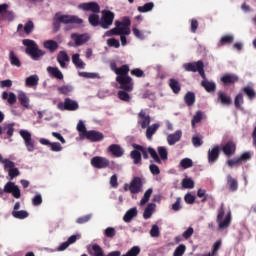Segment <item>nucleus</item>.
<instances>
[{
    "label": "nucleus",
    "instance_id": "de8ad7c7",
    "mask_svg": "<svg viewBox=\"0 0 256 256\" xmlns=\"http://www.w3.org/2000/svg\"><path fill=\"white\" fill-rule=\"evenodd\" d=\"M77 131L80 133V137L83 139L89 130H87V127H85V123H83V120H80L77 124Z\"/></svg>",
    "mask_w": 256,
    "mask_h": 256
},
{
    "label": "nucleus",
    "instance_id": "b1692460",
    "mask_svg": "<svg viewBox=\"0 0 256 256\" xmlns=\"http://www.w3.org/2000/svg\"><path fill=\"white\" fill-rule=\"evenodd\" d=\"M57 61L62 69H67V64L69 61V55L65 51H60L57 56Z\"/></svg>",
    "mask_w": 256,
    "mask_h": 256
},
{
    "label": "nucleus",
    "instance_id": "412c9836",
    "mask_svg": "<svg viewBox=\"0 0 256 256\" xmlns=\"http://www.w3.org/2000/svg\"><path fill=\"white\" fill-rule=\"evenodd\" d=\"M108 151L113 155V157H123L125 155V150L119 144H111L108 147Z\"/></svg>",
    "mask_w": 256,
    "mask_h": 256
},
{
    "label": "nucleus",
    "instance_id": "20e7f679",
    "mask_svg": "<svg viewBox=\"0 0 256 256\" xmlns=\"http://www.w3.org/2000/svg\"><path fill=\"white\" fill-rule=\"evenodd\" d=\"M22 45L26 47V55H29L33 61H39V59L45 55V51L39 49V45H37V42L34 40L24 39Z\"/></svg>",
    "mask_w": 256,
    "mask_h": 256
},
{
    "label": "nucleus",
    "instance_id": "3c124183",
    "mask_svg": "<svg viewBox=\"0 0 256 256\" xmlns=\"http://www.w3.org/2000/svg\"><path fill=\"white\" fill-rule=\"evenodd\" d=\"M12 216L15 219H27V217H29V212H27L25 210L12 211Z\"/></svg>",
    "mask_w": 256,
    "mask_h": 256
},
{
    "label": "nucleus",
    "instance_id": "f704fd0d",
    "mask_svg": "<svg viewBox=\"0 0 256 256\" xmlns=\"http://www.w3.org/2000/svg\"><path fill=\"white\" fill-rule=\"evenodd\" d=\"M159 129V124H152L151 126L148 125L146 128V137L149 141L153 139V134L157 133V130Z\"/></svg>",
    "mask_w": 256,
    "mask_h": 256
},
{
    "label": "nucleus",
    "instance_id": "5701e85b",
    "mask_svg": "<svg viewBox=\"0 0 256 256\" xmlns=\"http://www.w3.org/2000/svg\"><path fill=\"white\" fill-rule=\"evenodd\" d=\"M227 185L229 187V191L235 192L239 189V181L236 178H233L231 174H228L226 177Z\"/></svg>",
    "mask_w": 256,
    "mask_h": 256
},
{
    "label": "nucleus",
    "instance_id": "6e6552de",
    "mask_svg": "<svg viewBox=\"0 0 256 256\" xmlns=\"http://www.w3.org/2000/svg\"><path fill=\"white\" fill-rule=\"evenodd\" d=\"M113 21H115V13L111 12V10L102 11V17L100 18V27L102 29H109L113 25Z\"/></svg>",
    "mask_w": 256,
    "mask_h": 256
},
{
    "label": "nucleus",
    "instance_id": "473e14b6",
    "mask_svg": "<svg viewBox=\"0 0 256 256\" xmlns=\"http://www.w3.org/2000/svg\"><path fill=\"white\" fill-rule=\"evenodd\" d=\"M2 99H7L9 105H15V103H17V96L13 92H3Z\"/></svg>",
    "mask_w": 256,
    "mask_h": 256
},
{
    "label": "nucleus",
    "instance_id": "a18cd8bd",
    "mask_svg": "<svg viewBox=\"0 0 256 256\" xmlns=\"http://www.w3.org/2000/svg\"><path fill=\"white\" fill-rule=\"evenodd\" d=\"M153 7H155V4L153 2H148L143 6H138L137 11H139V13H149V11H153Z\"/></svg>",
    "mask_w": 256,
    "mask_h": 256
},
{
    "label": "nucleus",
    "instance_id": "603ef678",
    "mask_svg": "<svg viewBox=\"0 0 256 256\" xmlns=\"http://www.w3.org/2000/svg\"><path fill=\"white\" fill-rule=\"evenodd\" d=\"M34 30H35V23H33V21L30 20L25 23L24 33H26V35H31Z\"/></svg>",
    "mask_w": 256,
    "mask_h": 256
},
{
    "label": "nucleus",
    "instance_id": "f03ea898",
    "mask_svg": "<svg viewBox=\"0 0 256 256\" xmlns=\"http://www.w3.org/2000/svg\"><path fill=\"white\" fill-rule=\"evenodd\" d=\"M61 23L64 25H83V19L75 15L56 13L53 19L54 33L59 32L61 29Z\"/></svg>",
    "mask_w": 256,
    "mask_h": 256
},
{
    "label": "nucleus",
    "instance_id": "f8f14e48",
    "mask_svg": "<svg viewBox=\"0 0 256 256\" xmlns=\"http://www.w3.org/2000/svg\"><path fill=\"white\" fill-rule=\"evenodd\" d=\"M221 155V146L215 145L211 149L208 150V163L209 165H214L219 161V156Z\"/></svg>",
    "mask_w": 256,
    "mask_h": 256
},
{
    "label": "nucleus",
    "instance_id": "e2e57ef3",
    "mask_svg": "<svg viewBox=\"0 0 256 256\" xmlns=\"http://www.w3.org/2000/svg\"><path fill=\"white\" fill-rule=\"evenodd\" d=\"M71 91H73V88L69 85H64V86L58 87V92L61 95H69V93H71Z\"/></svg>",
    "mask_w": 256,
    "mask_h": 256
},
{
    "label": "nucleus",
    "instance_id": "680f3d73",
    "mask_svg": "<svg viewBox=\"0 0 256 256\" xmlns=\"http://www.w3.org/2000/svg\"><path fill=\"white\" fill-rule=\"evenodd\" d=\"M141 253V248L139 246H133L126 254L122 256H137Z\"/></svg>",
    "mask_w": 256,
    "mask_h": 256
},
{
    "label": "nucleus",
    "instance_id": "c03bdc74",
    "mask_svg": "<svg viewBox=\"0 0 256 256\" xmlns=\"http://www.w3.org/2000/svg\"><path fill=\"white\" fill-rule=\"evenodd\" d=\"M184 101L188 107L195 105V93L187 92L184 96Z\"/></svg>",
    "mask_w": 256,
    "mask_h": 256
},
{
    "label": "nucleus",
    "instance_id": "864d4df0",
    "mask_svg": "<svg viewBox=\"0 0 256 256\" xmlns=\"http://www.w3.org/2000/svg\"><path fill=\"white\" fill-rule=\"evenodd\" d=\"M183 189H193L195 182L191 178H184L181 183Z\"/></svg>",
    "mask_w": 256,
    "mask_h": 256
},
{
    "label": "nucleus",
    "instance_id": "ea45409f",
    "mask_svg": "<svg viewBox=\"0 0 256 256\" xmlns=\"http://www.w3.org/2000/svg\"><path fill=\"white\" fill-rule=\"evenodd\" d=\"M45 49H49L51 53H54V51H57L59 49V44L57 41L54 40H47L44 42Z\"/></svg>",
    "mask_w": 256,
    "mask_h": 256
},
{
    "label": "nucleus",
    "instance_id": "39448f33",
    "mask_svg": "<svg viewBox=\"0 0 256 256\" xmlns=\"http://www.w3.org/2000/svg\"><path fill=\"white\" fill-rule=\"evenodd\" d=\"M132 147L134 150L130 152V157L133 159L134 165H141L143 159H149V148H145L139 144H133Z\"/></svg>",
    "mask_w": 256,
    "mask_h": 256
},
{
    "label": "nucleus",
    "instance_id": "4be33fe9",
    "mask_svg": "<svg viewBox=\"0 0 256 256\" xmlns=\"http://www.w3.org/2000/svg\"><path fill=\"white\" fill-rule=\"evenodd\" d=\"M181 137H183V132L181 130H177L173 134H169L167 136L168 145H175V143H179L181 141Z\"/></svg>",
    "mask_w": 256,
    "mask_h": 256
},
{
    "label": "nucleus",
    "instance_id": "4468645a",
    "mask_svg": "<svg viewBox=\"0 0 256 256\" xmlns=\"http://www.w3.org/2000/svg\"><path fill=\"white\" fill-rule=\"evenodd\" d=\"M82 11H90L91 13H101V6L97 2H85L78 5Z\"/></svg>",
    "mask_w": 256,
    "mask_h": 256
},
{
    "label": "nucleus",
    "instance_id": "79ce46f5",
    "mask_svg": "<svg viewBox=\"0 0 256 256\" xmlns=\"http://www.w3.org/2000/svg\"><path fill=\"white\" fill-rule=\"evenodd\" d=\"M155 203H150L148 206L145 208L143 212V217L144 219H151V216L153 215V211H155Z\"/></svg>",
    "mask_w": 256,
    "mask_h": 256
},
{
    "label": "nucleus",
    "instance_id": "72a5a7b5",
    "mask_svg": "<svg viewBox=\"0 0 256 256\" xmlns=\"http://www.w3.org/2000/svg\"><path fill=\"white\" fill-rule=\"evenodd\" d=\"M88 22L90 25H92V27H101V19L97 13L90 14L88 17Z\"/></svg>",
    "mask_w": 256,
    "mask_h": 256
},
{
    "label": "nucleus",
    "instance_id": "4c0bfd02",
    "mask_svg": "<svg viewBox=\"0 0 256 256\" xmlns=\"http://www.w3.org/2000/svg\"><path fill=\"white\" fill-rule=\"evenodd\" d=\"M148 153L150 157L153 159L154 163H157L158 165L163 164L161 158L159 157V154H157V150H155L153 147H148Z\"/></svg>",
    "mask_w": 256,
    "mask_h": 256
},
{
    "label": "nucleus",
    "instance_id": "052dcab7",
    "mask_svg": "<svg viewBox=\"0 0 256 256\" xmlns=\"http://www.w3.org/2000/svg\"><path fill=\"white\" fill-rule=\"evenodd\" d=\"M104 235L108 239H113V237H115V235H117V231L113 227H108L105 229Z\"/></svg>",
    "mask_w": 256,
    "mask_h": 256
},
{
    "label": "nucleus",
    "instance_id": "f3484780",
    "mask_svg": "<svg viewBox=\"0 0 256 256\" xmlns=\"http://www.w3.org/2000/svg\"><path fill=\"white\" fill-rule=\"evenodd\" d=\"M71 39L74 40L76 47H81V45H85V43H88L89 39H91V36H89V34L87 33H84V34L72 33Z\"/></svg>",
    "mask_w": 256,
    "mask_h": 256
},
{
    "label": "nucleus",
    "instance_id": "58836bf2",
    "mask_svg": "<svg viewBox=\"0 0 256 256\" xmlns=\"http://www.w3.org/2000/svg\"><path fill=\"white\" fill-rule=\"evenodd\" d=\"M26 87H37L39 85V76L32 75L26 78Z\"/></svg>",
    "mask_w": 256,
    "mask_h": 256
},
{
    "label": "nucleus",
    "instance_id": "c9c22d12",
    "mask_svg": "<svg viewBox=\"0 0 256 256\" xmlns=\"http://www.w3.org/2000/svg\"><path fill=\"white\" fill-rule=\"evenodd\" d=\"M72 63L75 65L77 69H85V62L81 60L79 54L72 55Z\"/></svg>",
    "mask_w": 256,
    "mask_h": 256
},
{
    "label": "nucleus",
    "instance_id": "bf43d9fd",
    "mask_svg": "<svg viewBox=\"0 0 256 256\" xmlns=\"http://www.w3.org/2000/svg\"><path fill=\"white\" fill-rule=\"evenodd\" d=\"M118 98L121 101H126L127 103L131 101V96L129 95V93L125 90H120L118 92Z\"/></svg>",
    "mask_w": 256,
    "mask_h": 256
},
{
    "label": "nucleus",
    "instance_id": "dca6fc26",
    "mask_svg": "<svg viewBox=\"0 0 256 256\" xmlns=\"http://www.w3.org/2000/svg\"><path fill=\"white\" fill-rule=\"evenodd\" d=\"M220 81L223 83L224 87H229L239 82V76H237V74L226 73L221 76Z\"/></svg>",
    "mask_w": 256,
    "mask_h": 256
},
{
    "label": "nucleus",
    "instance_id": "423d86ee",
    "mask_svg": "<svg viewBox=\"0 0 256 256\" xmlns=\"http://www.w3.org/2000/svg\"><path fill=\"white\" fill-rule=\"evenodd\" d=\"M223 217L224 220H223ZM216 222L218 223V229L223 231V229H227L229 225H231V211H228L225 216V204L222 203L218 208V214L216 218Z\"/></svg>",
    "mask_w": 256,
    "mask_h": 256
},
{
    "label": "nucleus",
    "instance_id": "e433bc0d",
    "mask_svg": "<svg viewBox=\"0 0 256 256\" xmlns=\"http://www.w3.org/2000/svg\"><path fill=\"white\" fill-rule=\"evenodd\" d=\"M158 151V157L160 158V161H167L169 159V152H167V148L165 146H159L157 148Z\"/></svg>",
    "mask_w": 256,
    "mask_h": 256
},
{
    "label": "nucleus",
    "instance_id": "49530a36",
    "mask_svg": "<svg viewBox=\"0 0 256 256\" xmlns=\"http://www.w3.org/2000/svg\"><path fill=\"white\" fill-rule=\"evenodd\" d=\"M243 93L248 97L250 101H253L256 97V92L251 86H246L242 89Z\"/></svg>",
    "mask_w": 256,
    "mask_h": 256
},
{
    "label": "nucleus",
    "instance_id": "7c9ffc66",
    "mask_svg": "<svg viewBox=\"0 0 256 256\" xmlns=\"http://www.w3.org/2000/svg\"><path fill=\"white\" fill-rule=\"evenodd\" d=\"M18 101L22 107L25 109H29V98L27 97V94L25 92H19L18 94Z\"/></svg>",
    "mask_w": 256,
    "mask_h": 256
},
{
    "label": "nucleus",
    "instance_id": "1a4fd4ad",
    "mask_svg": "<svg viewBox=\"0 0 256 256\" xmlns=\"http://www.w3.org/2000/svg\"><path fill=\"white\" fill-rule=\"evenodd\" d=\"M59 111H77L79 109V103L71 98H65L64 102L57 104Z\"/></svg>",
    "mask_w": 256,
    "mask_h": 256
},
{
    "label": "nucleus",
    "instance_id": "37998d69",
    "mask_svg": "<svg viewBox=\"0 0 256 256\" xmlns=\"http://www.w3.org/2000/svg\"><path fill=\"white\" fill-rule=\"evenodd\" d=\"M15 123H10L2 128V133H6L8 139H11L13 133H15Z\"/></svg>",
    "mask_w": 256,
    "mask_h": 256
},
{
    "label": "nucleus",
    "instance_id": "2eb2a0df",
    "mask_svg": "<svg viewBox=\"0 0 256 256\" xmlns=\"http://www.w3.org/2000/svg\"><path fill=\"white\" fill-rule=\"evenodd\" d=\"M5 193H11L15 199L21 198V190L19 186L15 185V182H8L4 186Z\"/></svg>",
    "mask_w": 256,
    "mask_h": 256
},
{
    "label": "nucleus",
    "instance_id": "2f4dec72",
    "mask_svg": "<svg viewBox=\"0 0 256 256\" xmlns=\"http://www.w3.org/2000/svg\"><path fill=\"white\" fill-rule=\"evenodd\" d=\"M9 61L10 65L13 67H21V60H19V57H17V54H15L14 51L9 52Z\"/></svg>",
    "mask_w": 256,
    "mask_h": 256
},
{
    "label": "nucleus",
    "instance_id": "393cba45",
    "mask_svg": "<svg viewBox=\"0 0 256 256\" xmlns=\"http://www.w3.org/2000/svg\"><path fill=\"white\" fill-rule=\"evenodd\" d=\"M199 63H203V61L185 63L183 64V69L191 73H197L199 71Z\"/></svg>",
    "mask_w": 256,
    "mask_h": 256
},
{
    "label": "nucleus",
    "instance_id": "69168bd1",
    "mask_svg": "<svg viewBox=\"0 0 256 256\" xmlns=\"http://www.w3.org/2000/svg\"><path fill=\"white\" fill-rule=\"evenodd\" d=\"M43 203V196L41 194L37 193L33 198H32V205L34 207H39Z\"/></svg>",
    "mask_w": 256,
    "mask_h": 256
},
{
    "label": "nucleus",
    "instance_id": "a19ab883",
    "mask_svg": "<svg viewBox=\"0 0 256 256\" xmlns=\"http://www.w3.org/2000/svg\"><path fill=\"white\" fill-rule=\"evenodd\" d=\"M8 175L10 179H15V177H19L21 175V172L19 171V168H15V162L12 161V166L7 167Z\"/></svg>",
    "mask_w": 256,
    "mask_h": 256
},
{
    "label": "nucleus",
    "instance_id": "a878e982",
    "mask_svg": "<svg viewBox=\"0 0 256 256\" xmlns=\"http://www.w3.org/2000/svg\"><path fill=\"white\" fill-rule=\"evenodd\" d=\"M168 85L175 95H179V93H181V83H179L177 79L171 78Z\"/></svg>",
    "mask_w": 256,
    "mask_h": 256
},
{
    "label": "nucleus",
    "instance_id": "5fc2aeb1",
    "mask_svg": "<svg viewBox=\"0 0 256 256\" xmlns=\"http://www.w3.org/2000/svg\"><path fill=\"white\" fill-rule=\"evenodd\" d=\"M151 195H153V189L149 188L144 193V196L140 201V205H146L147 203H149V199H151Z\"/></svg>",
    "mask_w": 256,
    "mask_h": 256
},
{
    "label": "nucleus",
    "instance_id": "6e6d98bb",
    "mask_svg": "<svg viewBox=\"0 0 256 256\" xmlns=\"http://www.w3.org/2000/svg\"><path fill=\"white\" fill-rule=\"evenodd\" d=\"M233 41H234L233 35H225V36L221 37L220 45L221 46H223V45H231V43H233Z\"/></svg>",
    "mask_w": 256,
    "mask_h": 256
},
{
    "label": "nucleus",
    "instance_id": "7ed1b4c3",
    "mask_svg": "<svg viewBox=\"0 0 256 256\" xmlns=\"http://www.w3.org/2000/svg\"><path fill=\"white\" fill-rule=\"evenodd\" d=\"M131 18L124 16L122 21L116 20L115 27L104 33V37H113V35H131Z\"/></svg>",
    "mask_w": 256,
    "mask_h": 256
},
{
    "label": "nucleus",
    "instance_id": "a211bd4d",
    "mask_svg": "<svg viewBox=\"0 0 256 256\" xmlns=\"http://www.w3.org/2000/svg\"><path fill=\"white\" fill-rule=\"evenodd\" d=\"M151 124V116L145 112V110H141L138 113V125L141 126L142 129H147Z\"/></svg>",
    "mask_w": 256,
    "mask_h": 256
},
{
    "label": "nucleus",
    "instance_id": "f257e3e1",
    "mask_svg": "<svg viewBox=\"0 0 256 256\" xmlns=\"http://www.w3.org/2000/svg\"><path fill=\"white\" fill-rule=\"evenodd\" d=\"M110 69L111 71H113V73H115V75H117L116 82L118 83V85H120V89L131 93V91H133L135 82H133V78L129 76V65L124 64L120 67H117V63L111 62Z\"/></svg>",
    "mask_w": 256,
    "mask_h": 256
},
{
    "label": "nucleus",
    "instance_id": "0eeeda50",
    "mask_svg": "<svg viewBox=\"0 0 256 256\" xmlns=\"http://www.w3.org/2000/svg\"><path fill=\"white\" fill-rule=\"evenodd\" d=\"M90 163L94 169H113V165H115V162H111L109 159L102 156L93 157Z\"/></svg>",
    "mask_w": 256,
    "mask_h": 256
},
{
    "label": "nucleus",
    "instance_id": "8fccbe9b",
    "mask_svg": "<svg viewBox=\"0 0 256 256\" xmlns=\"http://www.w3.org/2000/svg\"><path fill=\"white\" fill-rule=\"evenodd\" d=\"M201 121H203V112L198 110L191 120L192 127L195 128V125H197V123H201Z\"/></svg>",
    "mask_w": 256,
    "mask_h": 256
},
{
    "label": "nucleus",
    "instance_id": "ddd939ff",
    "mask_svg": "<svg viewBox=\"0 0 256 256\" xmlns=\"http://www.w3.org/2000/svg\"><path fill=\"white\" fill-rule=\"evenodd\" d=\"M83 139H87L88 141H91V143H99L105 139V135L97 130H88Z\"/></svg>",
    "mask_w": 256,
    "mask_h": 256
},
{
    "label": "nucleus",
    "instance_id": "6ab92c4d",
    "mask_svg": "<svg viewBox=\"0 0 256 256\" xmlns=\"http://www.w3.org/2000/svg\"><path fill=\"white\" fill-rule=\"evenodd\" d=\"M221 149L226 157H233L237 151V144L233 140H229Z\"/></svg>",
    "mask_w": 256,
    "mask_h": 256
},
{
    "label": "nucleus",
    "instance_id": "09e8293b",
    "mask_svg": "<svg viewBox=\"0 0 256 256\" xmlns=\"http://www.w3.org/2000/svg\"><path fill=\"white\" fill-rule=\"evenodd\" d=\"M91 256H105L103 252V248L99 246L98 244L92 245V251H90Z\"/></svg>",
    "mask_w": 256,
    "mask_h": 256
},
{
    "label": "nucleus",
    "instance_id": "aec40b11",
    "mask_svg": "<svg viewBox=\"0 0 256 256\" xmlns=\"http://www.w3.org/2000/svg\"><path fill=\"white\" fill-rule=\"evenodd\" d=\"M142 188H143V182L141 181V178L134 177L128 189L130 193H132L133 195H136L141 191Z\"/></svg>",
    "mask_w": 256,
    "mask_h": 256
},
{
    "label": "nucleus",
    "instance_id": "4d7b16f0",
    "mask_svg": "<svg viewBox=\"0 0 256 256\" xmlns=\"http://www.w3.org/2000/svg\"><path fill=\"white\" fill-rule=\"evenodd\" d=\"M185 251H187V247L185 246V244H180L174 250L173 256H183L185 255Z\"/></svg>",
    "mask_w": 256,
    "mask_h": 256
},
{
    "label": "nucleus",
    "instance_id": "774afa93",
    "mask_svg": "<svg viewBox=\"0 0 256 256\" xmlns=\"http://www.w3.org/2000/svg\"><path fill=\"white\" fill-rule=\"evenodd\" d=\"M195 195L191 194V193H187L185 196H184V201L185 203H187L188 205H193V203H195Z\"/></svg>",
    "mask_w": 256,
    "mask_h": 256
},
{
    "label": "nucleus",
    "instance_id": "338daca9",
    "mask_svg": "<svg viewBox=\"0 0 256 256\" xmlns=\"http://www.w3.org/2000/svg\"><path fill=\"white\" fill-rule=\"evenodd\" d=\"M108 47H115V49H119L121 47V43H119V40L115 38H110L107 40Z\"/></svg>",
    "mask_w": 256,
    "mask_h": 256
},
{
    "label": "nucleus",
    "instance_id": "13d9d810",
    "mask_svg": "<svg viewBox=\"0 0 256 256\" xmlns=\"http://www.w3.org/2000/svg\"><path fill=\"white\" fill-rule=\"evenodd\" d=\"M180 167L182 169H190V167H193V160L191 158H184L180 161Z\"/></svg>",
    "mask_w": 256,
    "mask_h": 256
},
{
    "label": "nucleus",
    "instance_id": "c85d7f7f",
    "mask_svg": "<svg viewBox=\"0 0 256 256\" xmlns=\"http://www.w3.org/2000/svg\"><path fill=\"white\" fill-rule=\"evenodd\" d=\"M137 208H131L129 209L124 217H123V221H125V223H131V221H133L134 217H137Z\"/></svg>",
    "mask_w": 256,
    "mask_h": 256
},
{
    "label": "nucleus",
    "instance_id": "cd10ccee",
    "mask_svg": "<svg viewBox=\"0 0 256 256\" xmlns=\"http://www.w3.org/2000/svg\"><path fill=\"white\" fill-rule=\"evenodd\" d=\"M47 71L49 73V75H51V77H54L55 79H59L60 81H62L63 79V72H61V70H59L57 67H47Z\"/></svg>",
    "mask_w": 256,
    "mask_h": 256
},
{
    "label": "nucleus",
    "instance_id": "9d476101",
    "mask_svg": "<svg viewBox=\"0 0 256 256\" xmlns=\"http://www.w3.org/2000/svg\"><path fill=\"white\" fill-rule=\"evenodd\" d=\"M20 136L24 139V145L29 153L35 151V140L31 138V132L27 130H20Z\"/></svg>",
    "mask_w": 256,
    "mask_h": 256
},
{
    "label": "nucleus",
    "instance_id": "0e129e2a",
    "mask_svg": "<svg viewBox=\"0 0 256 256\" xmlns=\"http://www.w3.org/2000/svg\"><path fill=\"white\" fill-rule=\"evenodd\" d=\"M243 103H244L243 94L239 93L238 95H236L234 99V105L236 109H241V105H243Z\"/></svg>",
    "mask_w": 256,
    "mask_h": 256
},
{
    "label": "nucleus",
    "instance_id": "c756f323",
    "mask_svg": "<svg viewBox=\"0 0 256 256\" xmlns=\"http://www.w3.org/2000/svg\"><path fill=\"white\" fill-rule=\"evenodd\" d=\"M218 99L220 100V102L222 103V105H231V103H233V101L231 100V97L229 95H227V93L225 92H218Z\"/></svg>",
    "mask_w": 256,
    "mask_h": 256
},
{
    "label": "nucleus",
    "instance_id": "9b49d317",
    "mask_svg": "<svg viewBox=\"0 0 256 256\" xmlns=\"http://www.w3.org/2000/svg\"><path fill=\"white\" fill-rule=\"evenodd\" d=\"M9 5L4 3L0 4V21H13L15 19V13L13 11H9Z\"/></svg>",
    "mask_w": 256,
    "mask_h": 256
},
{
    "label": "nucleus",
    "instance_id": "bb28decb",
    "mask_svg": "<svg viewBox=\"0 0 256 256\" xmlns=\"http://www.w3.org/2000/svg\"><path fill=\"white\" fill-rule=\"evenodd\" d=\"M201 86L207 91V93H213L217 89V85L213 81L203 80Z\"/></svg>",
    "mask_w": 256,
    "mask_h": 256
}]
</instances>
